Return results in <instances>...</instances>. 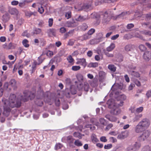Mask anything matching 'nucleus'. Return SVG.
I'll return each mask as SVG.
<instances>
[{
	"mask_svg": "<svg viewBox=\"0 0 151 151\" xmlns=\"http://www.w3.org/2000/svg\"><path fill=\"white\" fill-rule=\"evenodd\" d=\"M29 91L24 92L23 93L24 95L20 96L18 97L20 101L18 100H16V96L14 94H11L9 98V100L4 98L2 99V101L4 104V106L3 115L6 116H8L9 114L11 109L9 107L12 108L14 107L19 108L21 106V101L25 102L27 101L29 98L30 99H33L35 97V95L34 93L29 94Z\"/></svg>",
	"mask_w": 151,
	"mask_h": 151,
	"instance_id": "f257e3e1",
	"label": "nucleus"
},
{
	"mask_svg": "<svg viewBox=\"0 0 151 151\" xmlns=\"http://www.w3.org/2000/svg\"><path fill=\"white\" fill-rule=\"evenodd\" d=\"M114 100L112 99L109 100L107 102V104L108 105L109 107L111 108L113 106V108L110 111L111 114L114 115H117L119 114L121 112V109L119 108V106H118V104L116 103L113 104Z\"/></svg>",
	"mask_w": 151,
	"mask_h": 151,
	"instance_id": "f03ea898",
	"label": "nucleus"
},
{
	"mask_svg": "<svg viewBox=\"0 0 151 151\" xmlns=\"http://www.w3.org/2000/svg\"><path fill=\"white\" fill-rule=\"evenodd\" d=\"M103 19H102V23L105 24L108 22L110 20L111 18L113 19L115 17L113 16V14H111L110 11H108L105 12L103 15Z\"/></svg>",
	"mask_w": 151,
	"mask_h": 151,
	"instance_id": "7ed1b4c3",
	"label": "nucleus"
},
{
	"mask_svg": "<svg viewBox=\"0 0 151 151\" xmlns=\"http://www.w3.org/2000/svg\"><path fill=\"white\" fill-rule=\"evenodd\" d=\"M150 134V132L149 130H144L142 134L138 137V140L140 142L144 141L149 136Z\"/></svg>",
	"mask_w": 151,
	"mask_h": 151,
	"instance_id": "20e7f679",
	"label": "nucleus"
},
{
	"mask_svg": "<svg viewBox=\"0 0 151 151\" xmlns=\"http://www.w3.org/2000/svg\"><path fill=\"white\" fill-rule=\"evenodd\" d=\"M139 123L145 129L147 128L150 126V124L149 120L147 118L143 119Z\"/></svg>",
	"mask_w": 151,
	"mask_h": 151,
	"instance_id": "39448f33",
	"label": "nucleus"
},
{
	"mask_svg": "<svg viewBox=\"0 0 151 151\" xmlns=\"http://www.w3.org/2000/svg\"><path fill=\"white\" fill-rule=\"evenodd\" d=\"M143 59L146 62H149L151 60V52L145 51L142 55Z\"/></svg>",
	"mask_w": 151,
	"mask_h": 151,
	"instance_id": "423d86ee",
	"label": "nucleus"
},
{
	"mask_svg": "<svg viewBox=\"0 0 151 151\" xmlns=\"http://www.w3.org/2000/svg\"><path fill=\"white\" fill-rule=\"evenodd\" d=\"M117 98L120 100V103H119L118 102H116V103L118 104V106H123L124 102L122 101L125 100L126 99V96L124 94H122L119 96Z\"/></svg>",
	"mask_w": 151,
	"mask_h": 151,
	"instance_id": "0eeeda50",
	"label": "nucleus"
},
{
	"mask_svg": "<svg viewBox=\"0 0 151 151\" xmlns=\"http://www.w3.org/2000/svg\"><path fill=\"white\" fill-rule=\"evenodd\" d=\"M134 130L136 133H141L144 131V129L139 124V123L134 128Z\"/></svg>",
	"mask_w": 151,
	"mask_h": 151,
	"instance_id": "6e6552de",
	"label": "nucleus"
},
{
	"mask_svg": "<svg viewBox=\"0 0 151 151\" xmlns=\"http://www.w3.org/2000/svg\"><path fill=\"white\" fill-rule=\"evenodd\" d=\"M75 20L77 22H83L88 19L87 17L86 16H76L75 17Z\"/></svg>",
	"mask_w": 151,
	"mask_h": 151,
	"instance_id": "1a4fd4ad",
	"label": "nucleus"
},
{
	"mask_svg": "<svg viewBox=\"0 0 151 151\" xmlns=\"http://www.w3.org/2000/svg\"><path fill=\"white\" fill-rule=\"evenodd\" d=\"M129 135V133L127 131L122 132L117 136V138L119 139H123L127 137Z\"/></svg>",
	"mask_w": 151,
	"mask_h": 151,
	"instance_id": "9d476101",
	"label": "nucleus"
},
{
	"mask_svg": "<svg viewBox=\"0 0 151 151\" xmlns=\"http://www.w3.org/2000/svg\"><path fill=\"white\" fill-rule=\"evenodd\" d=\"M66 24L67 26L68 27H75L77 26L78 24V23L75 22L73 20L72 22L68 21L66 23Z\"/></svg>",
	"mask_w": 151,
	"mask_h": 151,
	"instance_id": "9b49d317",
	"label": "nucleus"
},
{
	"mask_svg": "<svg viewBox=\"0 0 151 151\" xmlns=\"http://www.w3.org/2000/svg\"><path fill=\"white\" fill-rule=\"evenodd\" d=\"M74 140L75 139L72 136H69L67 137L66 141L70 146H72L73 147V145H72V144Z\"/></svg>",
	"mask_w": 151,
	"mask_h": 151,
	"instance_id": "f8f14e48",
	"label": "nucleus"
},
{
	"mask_svg": "<svg viewBox=\"0 0 151 151\" xmlns=\"http://www.w3.org/2000/svg\"><path fill=\"white\" fill-rule=\"evenodd\" d=\"M47 33L49 37H52V36H55L56 35V30L54 29H50L47 30Z\"/></svg>",
	"mask_w": 151,
	"mask_h": 151,
	"instance_id": "ddd939ff",
	"label": "nucleus"
},
{
	"mask_svg": "<svg viewBox=\"0 0 151 151\" xmlns=\"http://www.w3.org/2000/svg\"><path fill=\"white\" fill-rule=\"evenodd\" d=\"M8 11L12 15H17L18 13L17 10L15 8H10Z\"/></svg>",
	"mask_w": 151,
	"mask_h": 151,
	"instance_id": "4468645a",
	"label": "nucleus"
},
{
	"mask_svg": "<svg viewBox=\"0 0 151 151\" xmlns=\"http://www.w3.org/2000/svg\"><path fill=\"white\" fill-rule=\"evenodd\" d=\"M76 64L85 66L86 65V59L84 58L80 59L77 62Z\"/></svg>",
	"mask_w": 151,
	"mask_h": 151,
	"instance_id": "2eb2a0df",
	"label": "nucleus"
},
{
	"mask_svg": "<svg viewBox=\"0 0 151 151\" xmlns=\"http://www.w3.org/2000/svg\"><path fill=\"white\" fill-rule=\"evenodd\" d=\"M30 2L27 0L22 1V2L19 3V6L21 7H24L27 5L28 3Z\"/></svg>",
	"mask_w": 151,
	"mask_h": 151,
	"instance_id": "dca6fc26",
	"label": "nucleus"
},
{
	"mask_svg": "<svg viewBox=\"0 0 151 151\" xmlns=\"http://www.w3.org/2000/svg\"><path fill=\"white\" fill-rule=\"evenodd\" d=\"M105 117L111 122H116L117 121V118L115 116L107 115Z\"/></svg>",
	"mask_w": 151,
	"mask_h": 151,
	"instance_id": "f3484780",
	"label": "nucleus"
},
{
	"mask_svg": "<svg viewBox=\"0 0 151 151\" xmlns=\"http://www.w3.org/2000/svg\"><path fill=\"white\" fill-rule=\"evenodd\" d=\"M9 14L7 13H6L4 14L2 17V19L3 22H6L9 19Z\"/></svg>",
	"mask_w": 151,
	"mask_h": 151,
	"instance_id": "a211bd4d",
	"label": "nucleus"
},
{
	"mask_svg": "<svg viewBox=\"0 0 151 151\" xmlns=\"http://www.w3.org/2000/svg\"><path fill=\"white\" fill-rule=\"evenodd\" d=\"M133 47L134 46L131 45H128L125 46L124 49L127 52L131 51L133 49Z\"/></svg>",
	"mask_w": 151,
	"mask_h": 151,
	"instance_id": "6ab92c4d",
	"label": "nucleus"
},
{
	"mask_svg": "<svg viewBox=\"0 0 151 151\" xmlns=\"http://www.w3.org/2000/svg\"><path fill=\"white\" fill-rule=\"evenodd\" d=\"M115 44L114 43H111L110 45L106 48V50L108 52L112 51L115 47Z\"/></svg>",
	"mask_w": 151,
	"mask_h": 151,
	"instance_id": "aec40b11",
	"label": "nucleus"
},
{
	"mask_svg": "<svg viewBox=\"0 0 151 151\" xmlns=\"http://www.w3.org/2000/svg\"><path fill=\"white\" fill-rule=\"evenodd\" d=\"M76 77L79 82H83V77L82 74L80 73H78L76 75Z\"/></svg>",
	"mask_w": 151,
	"mask_h": 151,
	"instance_id": "412c9836",
	"label": "nucleus"
},
{
	"mask_svg": "<svg viewBox=\"0 0 151 151\" xmlns=\"http://www.w3.org/2000/svg\"><path fill=\"white\" fill-rule=\"evenodd\" d=\"M141 144L139 142H136L134 145V147L132 149V150H136L139 148L141 147Z\"/></svg>",
	"mask_w": 151,
	"mask_h": 151,
	"instance_id": "4be33fe9",
	"label": "nucleus"
},
{
	"mask_svg": "<svg viewBox=\"0 0 151 151\" xmlns=\"http://www.w3.org/2000/svg\"><path fill=\"white\" fill-rule=\"evenodd\" d=\"M67 60L69 63H70L72 65H73L74 60L71 55H69L67 57Z\"/></svg>",
	"mask_w": 151,
	"mask_h": 151,
	"instance_id": "5701e85b",
	"label": "nucleus"
},
{
	"mask_svg": "<svg viewBox=\"0 0 151 151\" xmlns=\"http://www.w3.org/2000/svg\"><path fill=\"white\" fill-rule=\"evenodd\" d=\"M92 2L91 1H90L88 4H84L82 7V9H88L91 7L92 5Z\"/></svg>",
	"mask_w": 151,
	"mask_h": 151,
	"instance_id": "b1692460",
	"label": "nucleus"
},
{
	"mask_svg": "<svg viewBox=\"0 0 151 151\" xmlns=\"http://www.w3.org/2000/svg\"><path fill=\"white\" fill-rule=\"evenodd\" d=\"M141 34L147 35L148 36H150L151 35V32L146 30H144L140 32Z\"/></svg>",
	"mask_w": 151,
	"mask_h": 151,
	"instance_id": "393cba45",
	"label": "nucleus"
},
{
	"mask_svg": "<svg viewBox=\"0 0 151 151\" xmlns=\"http://www.w3.org/2000/svg\"><path fill=\"white\" fill-rule=\"evenodd\" d=\"M131 74L132 76L137 78H139L140 76V74L138 72L134 71L131 72Z\"/></svg>",
	"mask_w": 151,
	"mask_h": 151,
	"instance_id": "a878e982",
	"label": "nucleus"
},
{
	"mask_svg": "<svg viewBox=\"0 0 151 151\" xmlns=\"http://www.w3.org/2000/svg\"><path fill=\"white\" fill-rule=\"evenodd\" d=\"M103 52L105 55L108 57H114V55L113 54L109 53V52H108V51L106 50V49H104L103 50Z\"/></svg>",
	"mask_w": 151,
	"mask_h": 151,
	"instance_id": "bb28decb",
	"label": "nucleus"
},
{
	"mask_svg": "<svg viewBox=\"0 0 151 151\" xmlns=\"http://www.w3.org/2000/svg\"><path fill=\"white\" fill-rule=\"evenodd\" d=\"M108 68L111 71L114 72H115L116 70V68L113 65H109L108 66Z\"/></svg>",
	"mask_w": 151,
	"mask_h": 151,
	"instance_id": "cd10ccee",
	"label": "nucleus"
},
{
	"mask_svg": "<svg viewBox=\"0 0 151 151\" xmlns=\"http://www.w3.org/2000/svg\"><path fill=\"white\" fill-rule=\"evenodd\" d=\"M74 143L75 145L78 147H80L83 145V144L81 142L79 139L76 140Z\"/></svg>",
	"mask_w": 151,
	"mask_h": 151,
	"instance_id": "c85d7f7f",
	"label": "nucleus"
},
{
	"mask_svg": "<svg viewBox=\"0 0 151 151\" xmlns=\"http://www.w3.org/2000/svg\"><path fill=\"white\" fill-rule=\"evenodd\" d=\"M42 29H41L35 28L34 30V34L36 35L40 34L42 32Z\"/></svg>",
	"mask_w": 151,
	"mask_h": 151,
	"instance_id": "c756f323",
	"label": "nucleus"
},
{
	"mask_svg": "<svg viewBox=\"0 0 151 151\" xmlns=\"http://www.w3.org/2000/svg\"><path fill=\"white\" fill-rule=\"evenodd\" d=\"M22 44L23 45L26 47H28L29 46V45L28 44L29 41L27 39H24L22 42Z\"/></svg>",
	"mask_w": 151,
	"mask_h": 151,
	"instance_id": "7c9ffc66",
	"label": "nucleus"
},
{
	"mask_svg": "<svg viewBox=\"0 0 151 151\" xmlns=\"http://www.w3.org/2000/svg\"><path fill=\"white\" fill-rule=\"evenodd\" d=\"M89 85L87 82H84L83 86V89L84 91L87 92L88 91Z\"/></svg>",
	"mask_w": 151,
	"mask_h": 151,
	"instance_id": "2f4dec72",
	"label": "nucleus"
},
{
	"mask_svg": "<svg viewBox=\"0 0 151 151\" xmlns=\"http://www.w3.org/2000/svg\"><path fill=\"white\" fill-rule=\"evenodd\" d=\"M142 116V114H135V117L134 119V121H137Z\"/></svg>",
	"mask_w": 151,
	"mask_h": 151,
	"instance_id": "473e14b6",
	"label": "nucleus"
},
{
	"mask_svg": "<svg viewBox=\"0 0 151 151\" xmlns=\"http://www.w3.org/2000/svg\"><path fill=\"white\" fill-rule=\"evenodd\" d=\"M150 0H137V4H141L144 5V4L150 1Z\"/></svg>",
	"mask_w": 151,
	"mask_h": 151,
	"instance_id": "72a5a7b5",
	"label": "nucleus"
},
{
	"mask_svg": "<svg viewBox=\"0 0 151 151\" xmlns=\"http://www.w3.org/2000/svg\"><path fill=\"white\" fill-rule=\"evenodd\" d=\"M127 14V13L126 12H123L122 13L120 14H119L117 16L115 17H114V18H113V19H116L118 17H123L124 15Z\"/></svg>",
	"mask_w": 151,
	"mask_h": 151,
	"instance_id": "f704fd0d",
	"label": "nucleus"
},
{
	"mask_svg": "<svg viewBox=\"0 0 151 151\" xmlns=\"http://www.w3.org/2000/svg\"><path fill=\"white\" fill-rule=\"evenodd\" d=\"M81 68V67L79 66L75 65L73 66L72 67V70L74 71H77L79 70Z\"/></svg>",
	"mask_w": 151,
	"mask_h": 151,
	"instance_id": "c9c22d12",
	"label": "nucleus"
},
{
	"mask_svg": "<svg viewBox=\"0 0 151 151\" xmlns=\"http://www.w3.org/2000/svg\"><path fill=\"white\" fill-rule=\"evenodd\" d=\"M91 140L93 143H95L99 141L98 139L96 137V136L95 135H93L92 136Z\"/></svg>",
	"mask_w": 151,
	"mask_h": 151,
	"instance_id": "e433bc0d",
	"label": "nucleus"
},
{
	"mask_svg": "<svg viewBox=\"0 0 151 151\" xmlns=\"http://www.w3.org/2000/svg\"><path fill=\"white\" fill-rule=\"evenodd\" d=\"M139 48L140 50L142 52L145 51L146 49V47L143 45H140L139 46Z\"/></svg>",
	"mask_w": 151,
	"mask_h": 151,
	"instance_id": "4c0bfd02",
	"label": "nucleus"
},
{
	"mask_svg": "<svg viewBox=\"0 0 151 151\" xmlns=\"http://www.w3.org/2000/svg\"><path fill=\"white\" fill-rule=\"evenodd\" d=\"M88 27V26L86 23H83L81 26V29L83 31L86 30Z\"/></svg>",
	"mask_w": 151,
	"mask_h": 151,
	"instance_id": "58836bf2",
	"label": "nucleus"
},
{
	"mask_svg": "<svg viewBox=\"0 0 151 151\" xmlns=\"http://www.w3.org/2000/svg\"><path fill=\"white\" fill-rule=\"evenodd\" d=\"M82 37L83 40H85L89 39L91 37V36H90L88 33H87L84 35Z\"/></svg>",
	"mask_w": 151,
	"mask_h": 151,
	"instance_id": "ea45409f",
	"label": "nucleus"
},
{
	"mask_svg": "<svg viewBox=\"0 0 151 151\" xmlns=\"http://www.w3.org/2000/svg\"><path fill=\"white\" fill-rule=\"evenodd\" d=\"M95 32V30L94 29L91 28L88 31L87 33L90 36L93 34Z\"/></svg>",
	"mask_w": 151,
	"mask_h": 151,
	"instance_id": "a19ab883",
	"label": "nucleus"
},
{
	"mask_svg": "<svg viewBox=\"0 0 151 151\" xmlns=\"http://www.w3.org/2000/svg\"><path fill=\"white\" fill-rule=\"evenodd\" d=\"M7 47V48L8 49H11L14 48V47L13 43L12 42H10L9 44Z\"/></svg>",
	"mask_w": 151,
	"mask_h": 151,
	"instance_id": "79ce46f5",
	"label": "nucleus"
},
{
	"mask_svg": "<svg viewBox=\"0 0 151 151\" xmlns=\"http://www.w3.org/2000/svg\"><path fill=\"white\" fill-rule=\"evenodd\" d=\"M46 54L47 56L50 57H52L53 55V52L50 50H48Z\"/></svg>",
	"mask_w": 151,
	"mask_h": 151,
	"instance_id": "37998d69",
	"label": "nucleus"
},
{
	"mask_svg": "<svg viewBox=\"0 0 151 151\" xmlns=\"http://www.w3.org/2000/svg\"><path fill=\"white\" fill-rule=\"evenodd\" d=\"M38 11L40 14H42L44 12V9L43 7L42 6H40V7H38Z\"/></svg>",
	"mask_w": 151,
	"mask_h": 151,
	"instance_id": "c03bdc74",
	"label": "nucleus"
},
{
	"mask_svg": "<svg viewBox=\"0 0 151 151\" xmlns=\"http://www.w3.org/2000/svg\"><path fill=\"white\" fill-rule=\"evenodd\" d=\"M71 16V13L70 12H67L65 14V17L68 19L70 18Z\"/></svg>",
	"mask_w": 151,
	"mask_h": 151,
	"instance_id": "a18cd8bd",
	"label": "nucleus"
},
{
	"mask_svg": "<svg viewBox=\"0 0 151 151\" xmlns=\"http://www.w3.org/2000/svg\"><path fill=\"white\" fill-rule=\"evenodd\" d=\"M48 23H49V26L50 27H51L53 23V19L52 18H50L48 20Z\"/></svg>",
	"mask_w": 151,
	"mask_h": 151,
	"instance_id": "49530a36",
	"label": "nucleus"
},
{
	"mask_svg": "<svg viewBox=\"0 0 151 151\" xmlns=\"http://www.w3.org/2000/svg\"><path fill=\"white\" fill-rule=\"evenodd\" d=\"M112 147V145L111 144H108L107 145H105L104 146V148L105 149H109L111 148Z\"/></svg>",
	"mask_w": 151,
	"mask_h": 151,
	"instance_id": "de8ad7c7",
	"label": "nucleus"
},
{
	"mask_svg": "<svg viewBox=\"0 0 151 151\" xmlns=\"http://www.w3.org/2000/svg\"><path fill=\"white\" fill-rule=\"evenodd\" d=\"M143 110V107H140L137 109L136 111L137 113L141 112Z\"/></svg>",
	"mask_w": 151,
	"mask_h": 151,
	"instance_id": "09e8293b",
	"label": "nucleus"
},
{
	"mask_svg": "<svg viewBox=\"0 0 151 151\" xmlns=\"http://www.w3.org/2000/svg\"><path fill=\"white\" fill-rule=\"evenodd\" d=\"M0 11L2 13H4L6 12L5 8L3 6H0Z\"/></svg>",
	"mask_w": 151,
	"mask_h": 151,
	"instance_id": "8fccbe9b",
	"label": "nucleus"
},
{
	"mask_svg": "<svg viewBox=\"0 0 151 151\" xmlns=\"http://www.w3.org/2000/svg\"><path fill=\"white\" fill-rule=\"evenodd\" d=\"M100 140L101 142H106L107 141V139L106 138L105 136H102L100 137Z\"/></svg>",
	"mask_w": 151,
	"mask_h": 151,
	"instance_id": "3c124183",
	"label": "nucleus"
},
{
	"mask_svg": "<svg viewBox=\"0 0 151 151\" xmlns=\"http://www.w3.org/2000/svg\"><path fill=\"white\" fill-rule=\"evenodd\" d=\"M55 105L56 106H59L60 104V102L59 99H56L55 101Z\"/></svg>",
	"mask_w": 151,
	"mask_h": 151,
	"instance_id": "603ef678",
	"label": "nucleus"
},
{
	"mask_svg": "<svg viewBox=\"0 0 151 151\" xmlns=\"http://www.w3.org/2000/svg\"><path fill=\"white\" fill-rule=\"evenodd\" d=\"M74 41L73 40H69L68 45L70 46H72L74 44Z\"/></svg>",
	"mask_w": 151,
	"mask_h": 151,
	"instance_id": "864d4df0",
	"label": "nucleus"
},
{
	"mask_svg": "<svg viewBox=\"0 0 151 151\" xmlns=\"http://www.w3.org/2000/svg\"><path fill=\"white\" fill-rule=\"evenodd\" d=\"M146 95L148 98L151 97V90L148 91L146 93Z\"/></svg>",
	"mask_w": 151,
	"mask_h": 151,
	"instance_id": "5fc2aeb1",
	"label": "nucleus"
},
{
	"mask_svg": "<svg viewBox=\"0 0 151 151\" xmlns=\"http://www.w3.org/2000/svg\"><path fill=\"white\" fill-rule=\"evenodd\" d=\"M99 121L102 124L104 125H105L106 121L105 119L103 118H101L99 119Z\"/></svg>",
	"mask_w": 151,
	"mask_h": 151,
	"instance_id": "6e6d98bb",
	"label": "nucleus"
},
{
	"mask_svg": "<svg viewBox=\"0 0 151 151\" xmlns=\"http://www.w3.org/2000/svg\"><path fill=\"white\" fill-rule=\"evenodd\" d=\"M117 0H104L103 1L104 3H111L116 1Z\"/></svg>",
	"mask_w": 151,
	"mask_h": 151,
	"instance_id": "4d7b16f0",
	"label": "nucleus"
},
{
	"mask_svg": "<svg viewBox=\"0 0 151 151\" xmlns=\"http://www.w3.org/2000/svg\"><path fill=\"white\" fill-rule=\"evenodd\" d=\"M62 146L63 145L61 144L58 143L56 145L55 147L56 148V149L58 150L61 148Z\"/></svg>",
	"mask_w": 151,
	"mask_h": 151,
	"instance_id": "13d9d810",
	"label": "nucleus"
},
{
	"mask_svg": "<svg viewBox=\"0 0 151 151\" xmlns=\"http://www.w3.org/2000/svg\"><path fill=\"white\" fill-rule=\"evenodd\" d=\"M25 14L26 16L29 17L33 14V13L32 12L29 11L26 12Z\"/></svg>",
	"mask_w": 151,
	"mask_h": 151,
	"instance_id": "bf43d9fd",
	"label": "nucleus"
},
{
	"mask_svg": "<svg viewBox=\"0 0 151 151\" xmlns=\"http://www.w3.org/2000/svg\"><path fill=\"white\" fill-rule=\"evenodd\" d=\"M134 27V25L132 23L128 24L127 26V29H130Z\"/></svg>",
	"mask_w": 151,
	"mask_h": 151,
	"instance_id": "052dcab7",
	"label": "nucleus"
},
{
	"mask_svg": "<svg viewBox=\"0 0 151 151\" xmlns=\"http://www.w3.org/2000/svg\"><path fill=\"white\" fill-rule=\"evenodd\" d=\"M97 39H94L91 40L90 41V43L91 44H96L97 42Z\"/></svg>",
	"mask_w": 151,
	"mask_h": 151,
	"instance_id": "680f3d73",
	"label": "nucleus"
},
{
	"mask_svg": "<svg viewBox=\"0 0 151 151\" xmlns=\"http://www.w3.org/2000/svg\"><path fill=\"white\" fill-rule=\"evenodd\" d=\"M91 67H98V64L97 63H92L91 64Z\"/></svg>",
	"mask_w": 151,
	"mask_h": 151,
	"instance_id": "e2e57ef3",
	"label": "nucleus"
},
{
	"mask_svg": "<svg viewBox=\"0 0 151 151\" xmlns=\"http://www.w3.org/2000/svg\"><path fill=\"white\" fill-rule=\"evenodd\" d=\"M66 32V29L64 27H61L60 29V32L61 33H63Z\"/></svg>",
	"mask_w": 151,
	"mask_h": 151,
	"instance_id": "0e129e2a",
	"label": "nucleus"
},
{
	"mask_svg": "<svg viewBox=\"0 0 151 151\" xmlns=\"http://www.w3.org/2000/svg\"><path fill=\"white\" fill-rule=\"evenodd\" d=\"M110 139L112 143H114L117 142L116 139L114 137H111L110 138Z\"/></svg>",
	"mask_w": 151,
	"mask_h": 151,
	"instance_id": "69168bd1",
	"label": "nucleus"
},
{
	"mask_svg": "<svg viewBox=\"0 0 151 151\" xmlns=\"http://www.w3.org/2000/svg\"><path fill=\"white\" fill-rule=\"evenodd\" d=\"M113 126L112 124H110L108 125L106 127V129L107 130L111 128Z\"/></svg>",
	"mask_w": 151,
	"mask_h": 151,
	"instance_id": "338daca9",
	"label": "nucleus"
},
{
	"mask_svg": "<svg viewBox=\"0 0 151 151\" xmlns=\"http://www.w3.org/2000/svg\"><path fill=\"white\" fill-rule=\"evenodd\" d=\"M19 4L18 1H13L11 2V4L13 5H16Z\"/></svg>",
	"mask_w": 151,
	"mask_h": 151,
	"instance_id": "774afa93",
	"label": "nucleus"
}]
</instances>
